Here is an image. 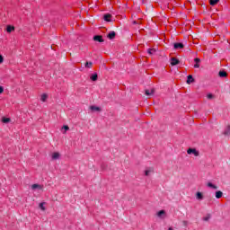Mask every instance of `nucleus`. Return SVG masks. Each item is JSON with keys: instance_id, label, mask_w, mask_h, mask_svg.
Wrapping results in <instances>:
<instances>
[{"instance_id": "obj_17", "label": "nucleus", "mask_w": 230, "mask_h": 230, "mask_svg": "<svg viewBox=\"0 0 230 230\" xmlns=\"http://www.w3.org/2000/svg\"><path fill=\"white\" fill-rule=\"evenodd\" d=\"M2 122L3 123H10V118H2Z\"/></svg>"}, {"instance_id": "obj_29", "label": "nucleus", "mask_w": 230, "mask_h": 230, "mask_svg": "<svg viewBox=\"0 0 230 230\" xmlns=\"http://www.w3.org/2000/svg\"><path fill=\"white\" fill-rule=\"evenodd\" d=\"M65 130H69V126H64Z\"/></svg>"}, {"instance_id": "obj_21", "label": "nucleus", "mask_w": 230, "mask_h": 230, "mask_svg": "<svg viewBox=\"0 0 230 230\" xmlns=\"http://www.w3.org/2000/svg\"><path fill=\"white\" fill-rule=\"evenodd\" d=\"M91 111H100V108L96 107V106H91Z\"/></svg>"}, {"instance_id": "obj_19", "label": "nucleus", "mask_w": 230, "mask_h": 230, "mask_svg": "<svg viewBox=\"0 0 230 230\" xmlns=\"http://www.w3.org/2000/svg\"><path fill=\"white\" fill-rule=\"evenodd\" d=\"M148 53H149V55H154V53H155V49H149Z\"/></svg>"}, {"instance_id": "obj_1", "label": "nucleus", "mask_w": 230, "mask_h": 230, "mask_svg": "<svg viewBox=\"0 0 230 230\" xmlns=\"http://www.w3.org/2000/svg\"><path fill=\"white\" fill-rule=\"evenodd\" d=\"M187 154H193L195 157H199V151H197L196 149L189 148L187 150Z\"/></svg>"}, {"instance_id": "obj_16", "label": "nucleus", "mask_w": 230, "mask_h": 230, "mask_svg": "<svg viewBox=\"0 0 230 230\" xmlns=\"http://www.w3.org/2000/svg\"><path fill=\"white\" fill-rule=\"evenodd\" d=\"M46 100H48V94L43 93V94L41 95V102H46Z\"/></svg>"}, {"instance_id": "obj_4", "label": "nucleus", "mask_w": 230, "mask_h": 230, "mask_svg": "<svg viewBox=\"0 0 230 230\" xmlns=\"http://www.w3.org/2000/svg\"><path fill=\"white\" fill-rule=\"evenodd\" d=\"M194 62H196V64L194 65V67L196 68V69H198L199 67H200V58H196L195 59H194Z\"/></svg>"}, {"instance_id": "obj_18", "label": "nucleus", "mask_w": 230, "mask_h": 230, "mask_svg": "<svg viewBox=\"0 0 230 230\" xmlns=\"http://www.w3.org/2000/svg\"><path fill=\"white\" fill-rule=\"evenodd\" d=\"M85 67H88V68L93 67V62H86L85 63Z\"/></svg>"}, {"instance_id": "obj_15", "label": "nucleus", "mask_w": 230, "mask_h": 230, "mask_svg": "<svg viewBox=\"0 0 230 230\" xmlns=\"http://www.w3.org/2000/svg\"><path fill=\"white\" fill-rule=\"evenodd\" d=\"M58 157H60V154H58V153L52 154V159H58Z\"/></svg>"}, {"instance_id": "obj_28", "label": "nucleus", "mask_w": 230, "mask_h": 230, "mask_svg": "<svg viewBox=\"0 0 230 230\" xmlns=\"http://www.w3.org/2000/svg\"><path fill=\"white\" fill-rule=\"evenodd\" d=\"M207 98H208V100H211V98H213V94L208 93V94L207 95Z\"/></svg>"}, {"instance_id": "obj_2", "label": "nucleus", "mask_w": 230, "mask_h": 230, "mask_svg": "<svg viewBox=\"0 0 230 230\" xmlns=\"http://www.w3.org/2000/svg\"><path fill=\"white\" fill-rule=\"evenodd\" d=\"M104 21H106V22H111L112 21V15L111 14H104V17H103Z\"/></svg>"}, {"instance_id": "obj_5", "label": "nucleus", "mask_w": 230, "mask_h": 230, "mask_svg": "<svg viewBox=\"0 0 230 230\" xmlns=\"http://www.w3.org/2000/svg\"><path fill=\"white\" fill-rule=\"evenodd\" d=\"M93 40H96L97 42H103V37L96 35L93 37Z\"/></svg>"}, {"instance_id": "obj_7", "label": "nucleus", "mask_w": 230, "mask_h": 230, "mask_svg": "<svg viewBox=\"0 0 230 230\" xmlns=\"http://www.w3.org/2000/svg\"><path fill=\"white\" fill-rule=\"evenodd\" d=\"M177 64H179V59H177L176 58H172L171 66H177Z\"/></svg>"}, {"instance_id": "obj_26", "label": "nucleus", "mask_w": 230, "mask_h": 230, "mask_svg": "<svg viewBox=\"0 0 230 230\" xmlns=\"http://www.w3.org/2000/svg\"><path fill=\"white\" fill-rule=\"evenodd\" d=\"M3 62H4V58L2 55H0V64H3Z\"/></svg>"}, {"instance_id": "obj_6", "label": "nucleus", "mask_w": 230, "mask_h": 230, "mask_svg": "<svg viewBox=\"0 0 230 230\" xmlns=\"http://www.w3.org/2000/svg\"><path fill=\"white\" fill-rule=\"evenodd\" d=\"M184 48V44L182 43H174V49H182Z\"/></svg>"}, {"instance_id": "obj_8", "label": "nucleus", "mask_w": 230, "mask_h": 230, "mask_svg": "<svg viewBox=\"0 0 230 230\" xmlns=\"http://www.w3.org/2000/svg\"><path fill=\"white\" fill-rule=\"evenodd\" d=\"M193 82H195V79H193L192 75H188L187 77V84H193Z\"/></svg>"}, {"instance_id": "obj_3", "label": "nucleus", "mask_w": 230, "mask_h": 230, "mask_svg": "<svg viewBox=\"0 0 230 230\" xmlns=\"http://www.w3.org/2000/svg\"><path fill=\"white\" fill-rule=\"evenodd\" d=\"M6 31L7 33H12V31H15V27L12 25H7Z\"/></svg>"}, {"instance_id": "obj_20", "label": "nucleus", "mask_w": 230, "mask_h": 230, "mask_svg": "<svg viewBox=\"0 0 230 230\" xmlns=\"http://www.w3.org/2000/svg\"><path fill=\"white\" fill-rule=\"evenodd\" d=\"M44 204L45 203H40V209H42V211H46V208L44 207Z\"/></svg>"}, {"instance_id": "obj_10", "label": "nucleus", "mask_w": 230, "mask_h": 230, "mask_svg": "<svg viewBox=\"0 0 230 230\" xmlns=\"http://www.w3.org/2000/svg\"><path fill=\"white\" fill-rule=\"evenodd\" d=\"M116 37V32L115 31H111L109 34H108V39H114Z\"/></svg>"}, {"instance_id": "obj_9", "label": "nucleus", "mask_w": 230, "mask_h": 230, "mask_svg": "<svg viewBox=\"0 0 230 230\" xmlns=\"http://www.w3.org/2000/svg\"><path fill=\"white\" fill-rule=\"evenodd\" d=\"M220 0H209V4L211 6H215L216 4H218Z\"/></svg>"}, {"instance_id": "obj_22", "label": "nucleus", "mask_w": 230, "mask_h": 230, "mask_svg": "<svg viewBox=\"0 0 230 230\" xmlns=\"http://www.w3.org/2000/svg\"><path fill=\"white\" fill-rule=\"evenodd\" d=\"M208 186L209 188H214V190H217V186L213 185V183H211V182L208 183Z\"/></svg>"}, {"instance_id": "obj_13", "label": "nucleus", "mask_w": 230, "mask_h": 230, "mask_svg": "<svg viewBox=\"0 0 230 230\" xmlns=\"http://www.w3.org/2000/svg\"><path fill=\"white\" fill-rule=\"evenodd\" d=\"M91 80H93V82H96V80H98V74H93L91 76Z\"/></svg>"}, {"instance_id": "obj_23", "label": "nucleus", "mask_w": 230, "mask_h": 230, "mask_svg": "<svg viewBox=\"0 0 230 230\" xmlns=\"http://www.w3.org/2000/svg\"><path fill=\"white\" fill-rule=\"evenodd\" d=\"M31 188H32V190H37V188H40V185H39V184H33V185L31 186Z\"/></svg>"}, {"instance_id": "obj_12", "label": "nucleus", "mask_w": 230, "mask_h": 230, "mask_svg": "<svg viewBox=\"0 0 230 230\" xmlns=\"http://www.w3.org/2000/svg\"><path fill=\"white\" fill-rule=\"evenodd\" d=\"M154 93H155L154 89L146 90V96H152V94H154Z\"/></svg>"}, {"instance_id": "obj_31", "label": "nucleus", "mask_w": 230, "mask_h": 230, "mask_svg": "<svg viewBox=\"0 0 230 230\" xmlns=\"http://www.w3.org/2000/svg\"><path fill=\"white\" fill-rule=\"evenodd\" d=\"M168 230H173L172 227H169V229Z\"/></svg>"}, {"instance_id": "obj_25", "label": "nucleus", "mask_w": 230, "mask_h": 230, "mask_svg": "<svg viewBox=\"0 0 230 230\" xmlns=\"http://www.w3.org/2000/svg\"><path fill=\"white\" fill-rule=\"evenodd\" d=\"M197 199H202V193H200V192H198L197 193Z\"/></svg>"}, {"instance_id": "obj_27", "label": "nucleus", "mask_w": 230, "mask_h": 230, "mask_svg": "<svg viewBox=\"0 0 230 230\" xmlns=\"http://www.w3.org/2000/svg\"><path fill=\"white\" fill-rule=\"evenodd\" d=\"M3 93H4V88H3V86H0V94H3Z\"/></svg>"}, {"instance_id": "obj_11", "label": "nucleus", "mask_w": 230, "mask_h": 230, "mask_svg": "<svg viewBox=\"0 0 230 230\" xmlns=\"http://www.w3.org/2000/svg\"><path fill=\"white\" fill-rule=\"evenodd\" d=\"M219 76H220L221 78H226V76H227V72H226V71H220V72H219Z\"/></svg>"}, {"instance_id": "obj_24", "label": "nucleus", "mask_w": 230, "mask_h": 230, "mask_svg": "<svg viewBox=\"0 0 230 230\" xmlns=\"http://www.w3.org/2000/svg\"><path fill=\"white\" fill-rule=\"evenodd\" d=\"M158 217H162V215H164V210H160L158 213H157Z\"/></svg>"}, {"instance_id": "obj_30", "label": "nucleus", "mask_w": 230, "mask_h": 230, "mask_svg": "<svg viewBox=\"0 0 230 230\" xmlns=\"http://www.w3.org/2000/svg\"><path fill=\"white\" fill-rule=\"evenodd\" d=\"M146 175H148V171H146Z\"/></svg>"}, {"instance_id": "obj_32", "label": "nucleus", "mask_w": 230, "mask_h": 230, "mask_svg": "<svg viewBox=\"0 0 230 230\" xmlns=\"http://www.w3.org/2000/svg\"><path fill=\"white\" fill-rule=\"evenodd\" d=\"M205 220H208V217H206Z\"/></svg>"}, {"instance_id": "obj_14", "label": "nucleus", "mask_w": 230, "mask_h": 230, "mask_svg": "<svg viewBox=\"0 0 230 230\" xmlns=\"http://www.w3.org/2000/svg\"><path fill=\"white\" fill-rule=\"evenodd\" d=\"M222 195H223V193H222V191H220V190H218V191L216 192V198H217V199H222Z\"/></svg>"}]
</instances>
